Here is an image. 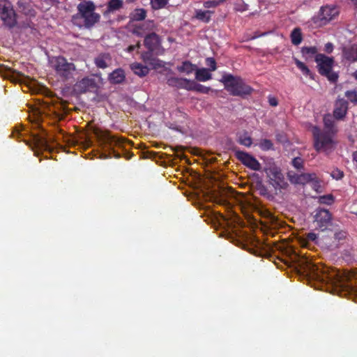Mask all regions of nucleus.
<instances>
[{"mask_svg":"<svg viewBox=\"0 0 357 357\" xmlns=\"http://www.w3.org/2000/svg\"><path fill=\"white\" fill-rule=\"evenodd\" d=\"M221 1H207L204 3V6L206 8H215L220 3Z\"/></svg>","mask_w":357,"mask_h":357,"instance_id":"obj_45","label":"nucleus"},{"mask_svg":"<svg viewBox=\"0 0 357 357\" xmlns=\"http://www.w3.org/2000/svg\"><path fill=\"white\" fill-rule=\"evenodd\" d=\"M111 61V56L107 53L100 54L94 59V63L98 68L105 69L108 67L109 63Z\"/></svg>","mask_w":357,"mask_h":357,"instance_id":"obj_21","label":"nucleus"},{"mask_svg":"<svg viewBox=\"0 0 357 357\" xmlns=\"http://www.w3.org/2000/svg\"><path fill=\"white\" fill-rule=\"evenodd\" d=\"M303 160L298 157V158H295L293 159L292 160V165L297 169H301L303 167Z\"/></svg>","mask_w":357,"mask_h":357,"instance_id":"obj_44","label":"nucleus"},{"mask_svg":"<svg viewBox=\"0 0 357 357\" xmlns=\"http://www.w3.org/2000/svg\"><path fill=\"white\" fill-rule=\"evenodd\" d=\"M288 177L289 181L294 184H300V183L296 182V181L298 180L299 174L294 173L292 172H288Z\"/></svg>","mask_w":357,"mask_h":357,"instance_id":"obj_47","label":"nucleus"},{"mask_svg":"<svg viewBox=\"0 0 357 357\" xmlns=\"http://www.w3.org/2000/svg\"><path fill=\"white\" fill-rule=\"evenodd\" d=\"M345 96L351 102L357 104V91L356 89L347 91Z\"/></svg>","mask_w":357,"mask_h":357,"instance_id":"obj_41","label":"nucleus"},{"mask_svg":"<svg viewBox=\"0 0 357 357\" xmlns=\"http://www.w3.org/2000/svg\"><path fill=\"white\" fill-rule=\"evenodd\" d=\"M130 68L133 73L140 77H144L149 73V69L139 63H134L130 65Z\"/></svg>","mask_w":357,"mask_h":357,"instance_id":"obj_28","label":"nucleus"},{"mask_svg":"<svg viewBox=\"0 0 357 357\" xmlns=\"http://www.w3.org/2000/svg\"><path fill=\"white\" fill-rule=\"evenodd\" d=\"M167 3L168 0H151V6L155 10L164 8Z\"/></svg>","mask_w":357,"mask_h":357,"instance_id":"obj_40","label":"nucleus"},{"mask_svg":"<svg viewBox=\"0 0 357 357\" xmlns=\"http://www.w3.org/2000/svg\"><path fill=\"white\" fill-rule=\"evenodd\" d=\"M348 102L344 98H338L334 105L333 117L336 120H342L348 111Z\"/></svg>","mask_w":357,"mask_h":357,"instance_id":"obj_12","label":"nucleus"},{"mask_svg":"<svg viewBox=\"0 0 357 357\" xmlns=\"http://www.w3.org/2000/svg\"><path fill=\"white\" fill-rule=\"evenodd\" d=\"M339 14L340 10L336 6L326 4L320 8L317 15L313 17L312 20L315 24L326 25L335 20Z\"/></svg>","mask_w":357,"mask_h":357,"instance_id":"obj_7","label":"nucleus"},{"mask_svg":"<svg viewBox=\"0 0 357 357\" xmlns=\"http://www.w3.org/2000/svg\"><path fill=\"white\" fill-rule=\"evenodd\" d=\"M0 19L8 29H13L17 25V15L13 6L0 11Z\"/></svg>","mask_w":357,"mask_h":357,"instance_id":"obj_11","label":"nucleus"},{"mask_svg":"<svg viewBox=\"0 0 357 357\" xmlns=\"http://www.w3.org/2000/svg\"><path fill=\"white\" fill-rule=\"evenodd\" d=\"M268 102H269L270 105H271L273 107H275L278 105V100L275 97H269Z\"/></svg>","mask_w":357,"mask_h":357,"instance_id":"obj_52","label":"nucleus"},{"mask_svg":"<svg viewBox=\"0 0 357 357\" xmlns=\"http://www.w3.org/2000/svg\"><path fill=\"white\" fill-rule=\"evenodd\" d=\"M256 189L259 191L260 195L267 198L269 200H272L274 198V196L272 193H271L267 187L263 183L261 179H259L256 182Z\"/></svg>","mask_w":357,"mask_h":357,"instance_id":"obj_23","label":"nucleus"},{"mask_svg":"<svg viewBox=\"0 0 357 357\" xmlns=\"http://www.w3.org/2000/svg\"><path fill=\"white\" fill-rule=\"evenodd\" d=\"M155 24L153 20H146L144 22L133 26L132 33L137 36L142 37L147 32L154 29Z\"/></svg>","mask_w":357,"mask_h":357,"instance_id":"obj_16","label":"nucleus"},{"mask_svg":"<svg viewBox=\"0 0 357 357\" xmlns=\"http://www.w3.org/2000/svg\"><path fill=\"white\" fill-rule=\"evenodd\" d=\"M196 68L197 66L189 61L182 62L181 65L178 66L176 68L178 72L185 73L186 75H190Z\"/></svg>","mask_w":357,"mask_h":357,"instance_id":"obj_24","label":"nucleus"},{"mask_svg":"<svg viewBox=\"0 0 357 357\" xmlns=\"http://www.w3.org/2000/svg\"><path fill=\"white\" fill-rule=\"evenodd\" d=\"M160 44V38L155 32L148 33L144 37V45L150 52L155 50Z\"/></svg>","mask_w":357,"mask_h":357,"instance_id":"obj_17","label":"nucleus"},{"mask_svg":"<svg viewBox=\"0 0 357 357\" xmlns=\"http://www.w3.org/2000/svg\"><path fill=\"white\" fill-rule=\"evenodd\" d=\"M332 214L327 209L317 208L315 211L314 222L321 231H324L331 225Z\"/></svg>","mask_w":357,"mask_h":357,"instance_id":"obj_9","label":"nucleus"},{"mask_svg":"<svg viewBox=\"0 0 357 357\" xmlns=\"http://www.w3.org/2000/svg\"><path fill=\"white\" fill-rule=\"evenodd\" d=\"M295 64L297 68L301 70L303 74L305 76H310L311 72L308 67L302 61H299L298 59H294Z\"/></svg>","mask_w":357,"mask_h":357,"instance_id":"obj_36","label":"nucleus"},{"mask_svg":"<svg viewBox=\"0 0 357 357\" xmlns=\"http://www.w3.org/2000/svg\"><path fill=\"white\" fill-rule=\"evenodd\" d=\"M192 80L187 78L170 77L167 79V84L172 87L190 91Z\"/></svg>","mask_w":357,"mask_h":357,"instance_id":"obj_15","label":"nucleus"},{"mask_svg":"<svg viewBox=\"0 0 357 357\" xmlns=\"http://www.w3.org/2000/svg\"><path fill=\"white\" fill-rule=\"evenodd\" d=\"M148 54H149V52H146L142 54V58L144 60H146L147 59Z\"/></svg>","mask_w":357,"mask_h":357,"instance_id":"obj_57","label":"nucleus"},{"mask_svg":"<svg viewBox=\"0 0 357 357\" xmlns=\"http://www.w3.org/2000/svg\"><path fill=\"white\" fill-rule=\"evenodd\" d=\"M268 33V32L259 33V31H256L254 33V35L251 37V40H254L257 38L266 36Z\"/></svg>","mask_w":357,"mask_h":357,"instance_id":"obj_50","label":"nucleus"},{"mask_svg":"<svg viewBox=\"0 0 357 357\" xmlns=\"http://www.w3.org/2000/svg\"><path fill=\"white\" fill-rule=\"evenodd\" d=\"M135 46H137V49H139L140 47H141V43L140 42H137V43L135 45Z\"/></svg>","mask_w":357,"mask_h":357,"instance_id":"obj_60","label":"nucleus"},{"mask_svg":"<svg viewBox=\"0 0 357 357\" xmlns=\"http://www.w3.org/2000/svg\"><path fill=\"white\" fill-rule=\"evenodd\" d=\"M343 56L347 61L354 62L357 61V44L354 43L351 45L343 49Z\"/></svg>","mask_w":357,"mask_h":357,"instance_id":"obj_20","label":"nucleus"},{"mask_svg":"<svg viewBox=\"0 0 357 357\" xmlns=\"http://www.w3.org/2000/svg\"><path fill=\"white\" fill-rule=\"evenodd\" d=\"M301 52L303 57H304L305 60L312 59L313 56L315 57L317 54H319L318 53L317 47L315 46H304L301 48Z\"/></svg>","mask_w":357,"mask_h":357,"instance_id":"obj_25","label":"nucleus"},{"mask_svg":"<svg viewBox=\"0 0 357 357\" xmlns=\"http://www.w3.org/2000/svg\"><path fill=\"white\" fill-rule=\"evenodd\" d=\"M324 124L325 128H327L330 132H331L332 133L335 132L336 130L334 128V121L333 120L331 115H326L324 117Z\"/></svg>","mask_w":357,"mask_h":357,"instance_id":"obj_35","label":"nucleus"},{"mask_svg":"<svg viewBox=\"0 0 357 357\" xmlns=\"http://www.w3.org/2000/svg\"><path fill=\"white\" fill-rule=\"evenodd\" d=\"M301 271L305 274L310 280H314L321 284H331L337 287L342 282V276L340 273L328 267H319L307 260L301 261L298 264Z\"/></svg>","mask_w":357,"mask_h":357,"instance_id":"obj_1","label":"nucleus"},{"mask_svg":"<svg viewBox=\"0 0 357 357\" xmlns=\"http://www.w3.org/2000/svg\"><path fill=\"white\" fill-rule=\"evenodd\" d=\"M206 65L209 67V70L215 71L217 68L216 61L213 57H208L206 59Z\"/></svg>","mask_w":357,"mask_h":357,"instance_id":"obj_43","label":"nucleus"},{"mask_svg":"<svg viewBox=\"0 0 357 357\" xmlns=\"http://www.w3.org/2000/svg\"><path fill=\"white\" fill-rule=\"evenodd\" d=\"M318 236L317 234L314 232H309L306 234V238L303 242V246L307 247V243L310 241L314 242L316 244L317 243Z\"/></svg>","mask_w":357,"mask_h":357,"instance_id":"obj_38","label":"nucleus"},{"mask_svg":"<svg viewBox=\"0 0 357 357\" xmlns=\"http://www.w3.org/2000/svg\"><path fill=\"white\" fill-rule=\"evenodd\" d=\"M114 157L116 158H120V154L119 153H116V154L115 153L114 154Z\"/></svg>","mask_w":357,"mask_h":357,"instance_id":"obj_61","label":"nucleus"},{"mask_svg":"<svg viewBox=\"0 0 357 357\" xmlns=\"http://www.w3.org/2000/svg\"><path fill=\"white\" fill-rule=\"evenodd\" d=\"M334 202V197L332 195H326L319 197V202L323 204L331 205Z\"/></svg>","mask_w":357,"mask_h":357,"instance_id":"obj_42","label":"nucleus"},{"mask_svg":"<svg viewBox=\"0 0 357 357\" xmlns=\"http://www.w3.org/2000/svg\"><path fill=\"white\" fill-rule=\"evenodd\" d=\"M259 148L263 151H268L273 149V144L270 139H261L259 144Z\"/></svg>","mask_w":357,"mask_h":357,"instance_id":"obj_37","label":"nucleus"},{"mask_svg":"<svg viewBox=\"0 0 357 357\" xmlns=\"http://www.w3.org/2000/svg\"><path fill=\"white\" fill-rule=\"evenodd\" d=\"M353 159L357 162V151L353 153Z\"/></svg>","mask_w":357,"mask_h":357,"instance_id":"obj_56","label":"nucleus"},{"mask_svg":"<svg viewBox=\"0 0 357 357\" xmlns=\"http://www.w3.org/2000/svg\"><path fill=\"white\" fill-rule=\"evenodd\" d=\"M123 7L122 0H109L107 3V10L109 12L118 10Z\"/></svg>","mask_w":357,"mask_h":357,"instance_id":"obj_34","label":"nucleus"},{"mask_svg":"<svg viewBox=\"0 0 357 357\" xmlns=\"http://www.w3.org/2000/svg\"><path fill=\"white\" fill-rule=\"evenodd\" d=\"M135 49H137V46H135V45H130L127 48V51L128 52H132V51H134Z\"/></svg>","mask_w":357,"mask_h":357,"instance_id":"obj_53","label":"nucleus"},{"mask_svg":"<svg viewBox=\"0 0 357 357\" xmlns=\"http://www.w3.org/2000/svg\"><path fill=\"white\" fill-rule=\"evenodd\" d=\"M314 61L317 64L318 72L321 75L326 77L333 83L337 81V73L332 70L335 63L333 57L327 56L324 54H319L316 55Z\"/></svg>","mask_w":357,"mask_h":357,"instance_id":"obj_4","label":"nucleus"},{"mask_svg":"<svg viewBox=\"0 0 357 357\" xmlns=\"http://www.w3.org/2000/svg\"><path fill=\"white\" fill-rule=\"evenodd\" d=\"M235 155L238 160L250 169L254 171H259L261 169V164L248 153L243 151H236Z\"/></svg>","mask_w":357,"mask_h":357,"instance_id":"obj_10","label":"nucleus"},{"mask_svg":"<svg viewBox=\"0 0 357 357\" xmlns=\"http://www.w3.org/2000/svg\"><path fill=\"white\" fill-rule=\"evenodd\" d=\"M220 82L223 83L225 89L232 96H243L251 94L252 89L246 84L240 77L231 74L222 75Z\"/></svg>","mask_w":357,"mask_h":357,"instance_id":"obj_2","label":"nucleus"},{"mask_svg":"<svg viewBox=\"0 0 357 357\" xmlns=\"http://www.w3.org/2000/svg\"><path fill=\"white\" fill-rule=\"evenodd\" d=\"M291 40L293 45H299L303 40L302 33L300 28H295L291 33Z\"/></svg>","mask_w":357,"mask_h":357,"instance_id":"obj_32","label":"nucleus"},{"mask_svg":"<svg viewBox=\"0 0 357 357\" xmlns=\"http://www.w3.org/2000/svg\"><path fill=\"white\" fill-rule=\"evenodd\" d=\"M238 142L240 144L250 147L252 144V138L246 133L239 137Z\"/></svg>","mask_w":357,"mask_h":357,"instance_id":"obj_39","label":"nucleus"},{"mask_svg":"<svg viewBox=\"0 0 357 357\" xmlns=\"http://www.w3.org/2000/svg\"><path fill=\"white\" fill-rule=\"evenodd\" d=\"M126 79L125 72L121 68H117L112 72L108 77V79L112 84H121Z\"/></svg>","mask_w":357,"mask_h":357,"instance_id":"obj_18","label":"nucleus"},{"mask_svg":"<svg viewBox=\"0 0 357 357\" xmlns=\"http://www.w3.org/2000/svg\"><path fill=\"white\" fill-rule=\"evenodd\" d=\"M174 150L175 151H183V147L182 146H176Z\"/></svg>","mask_w":357,"mask_h":357,"instance_id":"obj_55","label":"nucleus"},{"mask_svg":"<svg viewBox=\"0 0 357 357\" xmlns=\"http://www.w3.org/2000/svg\"><path fill=\"white\" fill-rule=\"evenodd\" d=\"M51 63L56 75L63 80L72 78L73 72L76 70L73 63L68 62L65 57L61 56L53 57Z\"/></svg>","mask_w":357,"mask_h":357,"instance_id":"obj_5","label":"nucleus"},{"mask_svg":"<svg viewBox=\"0 0 357 357\" xmlns=\"http://www.w3.org/2000/svg\"><path fill=\"white\" fill-rule=\"evenodd\" d=\"M41 143V145L44 147V149H45L46 150H49V146L47 144V143L46 142H40Z\"/></svg>","mask_w":357,"mask_h":357,"instance_id":"obj_54","label":"nucleus"},{"mask_svg":"<svg viewBox=\"0 0 357 357\" xmlns=\"http://www.w3.org/2000/svg\"><path fill=\"white\" fill-rule=\"evenodd\" d=\"M195 78L199 82H206L212 78V75L209 70L206 68H196L195 70Z\"/></svg>","mask_w":357,"mask_h":357,"instance_id":"obj_26","label":"nucleus"},{"mask_svg":"<svg viewBox=\"0 0 357 357\" xmlns=\"http://www.w3.org/2000/svg\"><path fill=\"white\" fill-rule=\"evenodd\" d=\"M17 132V137H20V135H21L22 134L20 132V131H16ZM13 135H15V131L14 132H13Z\"/></svg>","mask_w":357,"mask_h":357,"instance_id":"obj_59","label":"nucleus"},{"mask_svg":"<svg viewBox=\"0 0 357 357\" xmlns=\"http://www.w3.org/2000/svg\"><path fill=\"white\" fill-rule=\"evenodd\" d=\"M211 87L204 86L198 84L194 80H192L190 91L199 92L203 94H208L211 91Z\"/></svg>","mask_w":357,"mask_h":357,"instance_id":"obj_29","label":"nucleus"},{"mask_svg":"<svg viewBox=\"0 0 357 357\" xmlns=\"http://www.w3.org/2000/svg\"><path fill=\"white\" fill-rule=\"evenodd\" d=\"M146 10L144 8H135L130 14V21L139 22L145 20L146 17Z\"/></svg>","mask_w":357,"mask_h":357,"instance_id":"obj_27","label":"nucleus"},{"mask_svg":"<svg viewBox=\"0 0 357 357\" xmlns=\"http://www.w3.org/2000/svg\"><path fill=\"white\" fill-rule=\"evenodd\" d=\"M96 6L91 1H84L78 4L77 11L84 15V13H96Z\"/></svg>","mask_w":357,"mask_h":357,"instance_id":"obj_22","label":"nucleus"},{"mask_svg":"<svg viewBox=\"0 0 357 357\" xmlns=\"http://www.w3.org/2000/svg\"><path fill=\"white\" fill-rule=\"evenodd\" d=\"M12 6L11 3L8 0H0V11Z\"/></svg>","mask_w":357,"mask_h":357,"instance_id":"obj_48","label":"nucleus"},{"mask_svg":"<svg viewBox=\"0 0 357 357\" xmlns=\"http://www.w3.org/2000/svg\"><path fill=\"white\" fill-rule=\"evenodd\" d=\"M264 171L266 174L269 185L274 188L276 195L278 191L281 192L287 188L289 184L280 168L270 167L265 168Z\"/></svg>","mask_w":357,"mask_h":357,"instance_id":"obj_6","label":"nucleus"},{"mask_svg":"<svg viewBox=\"0 0 357 357\" xmlns=\"http://www.w3.org/2000/svg\"><path fill=\"white\" fill-rule=\"evenodd\" d=\"M296 181L300 183V184H305L310 181L317 182V177L314 173H303L299 174V178Z\"/></svg>","mask_w":357,"mask_h":357,"instance_id":"obj_31","label":"nucleus"},{"mask_svg":"<svg viewBox=\"0 0 357 357\" xmlns=\"http://www.w3.org/2000/svg\"><path fill=\"white\" fill-rule=\"evenodd\" d=\"M213 12L211 10H197L195 13V17L204 22L208 23L211 20V15Z\"/></svg>","mask_w":357,"mask_h":357,"instance_id":"obj_30","label":"nucleus"},{"mask_svg":"<svg viewBox=\"0 0 357 357\" xmlns=\"http://www.w3.org/2000/svg\"><path fill=\"white\" fill-rule=\"evenodd\" d=\"M17 5L20 12L29 17H35L36 12L26 0H18Z\"/></svg>","mask_w":357,"mask_h":357,"instance_id":"obj_19","label":"nucleus"},{"mask_svg":"<svg viewBox=\"0 0 357 357\" xmlns=\"http://www.w3.org/2000/svg\"><path fill=\"white\" fill-rule=\"evenodd\" d=\"M348 233L346 230L340 229L337 230L334 233V239L337 242L335 247L339 244L343 243V241L347 238Z\"/></svg>","mask_w":357,"mask_h":357,"instance_id":"obj_33","label":"nucleus"},{"mask_svg":"<svg viewBox=\"0 0 357 357\" xmlns=\"http://www.w3.org/2000/svg\"><path fill=\"white\" fill-rule=\"evenodd\" d=\"M100 18L98 13H84V15L78 12L72 17V22L74 24L82 27L84 26L86 29H91L95 24H96Z\"/></svg>","mask_w":357,"mask_h":357,"instance_id":"obj_8","label":"nucleus"},{"mask_svg":"<svg viewBox=\"0 0 357 357\" xmlns=\"http://www.w3.org/2000/svg\"><path fill=\"white\" fill-rule=\"evenodd\" d=\"M76 87L80 93H86L96 91L98 85L94 78L86 77L78 82Z\"/></svg>","mask_w":357,"mask_h":357,"instance_id":"obj_13","label":"nucleus"},{"mask_svg":"<svg viewBox=\"0 0 357 357\" xmlns=\"http://www.w3.org/2000/svg\"><path fill=\"white\" fill-rule=\"evenodd\" d=\"M101 137L103 143L109 149H113L114 146L121 147L126 141L124 138L113 135L108 132L102 133Z\"/></svg>","mask_w":357,"mask_h":357,"instance_id":"obj_14","label":"nucleus"},{"mask_svg":"<svg viewBox=\"0 0 357 357\" xmlns=\"http://www.w3.org/2000/svg\"><path fill=\"white\" fill-rule=\"evenodd\" d=\"M215 202L220 205H225L227 203V200L221 197H216Z\"/></svg>","mask_w":357,"mask_h":357,"instance_id":"obj_51","label":"nucleus"},{"mask_svg":"<svg viewBox=\"0 0 357 357\" xmlns=\"http://www.w3.org/2000/svg\"><path fill=\"white\" fill-rule=\"evenodd\" d=\"M314 147L318 152L331 151L334 148L335 142L330 132L321 130L317 126L312 128Z\"/></svg>","mask_w":357,"mask_h":357,"instance_id":"obj_3","label":"nucleus"},{"mask_svg":"<svg viewBox=\"0 0 357 357\" xmlns=\"http://www.w3.org/2000/svg\"><path fill=\"white\" fill-rule=\"evenodd\" d=\"M353 77L357 80V70L352 74Z\"/></svg>","mask_w":357,"mask_h":357,"instance_id":"obj_58","label":"nucleus"},{"mask_svg":"<svg viewBox=\"0 0 357 357\" xmlns=\"http://www.w3.org/2000/svg\"><path fill=\"white\" fill-rule=\"evenodd\" d=\"M331 176L336 180L342 179L344 176V173L339 169H335L331 172Z\"/></svg>","mask_w":357,"mask_h":357,"instance_id":"obj_46","label":"nucleus"},{"mask_svg":"<svg viewBox=\"0 0 357 357\" xmlns=\"http://www.w3.org/2000/svg\"><path fill=\"white\" fill-rule=\"evenodd\" d=\"M333 49H334L333 44L331 42H328L326 44H325L324 50L326 53L331 54L333 51Z\"/></svg>","mask_w":357,"mask_h":357,"instance_id":"obj_49","label":"nucleus"}]
</instances>
